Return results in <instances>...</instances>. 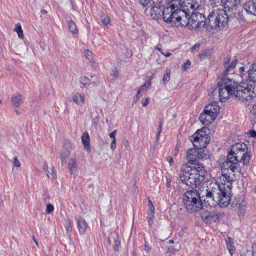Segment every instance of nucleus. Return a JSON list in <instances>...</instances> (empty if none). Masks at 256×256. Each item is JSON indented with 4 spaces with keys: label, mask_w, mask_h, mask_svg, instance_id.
Listing matches in <instances>:
<instances>
[{
    "label": "nucleus",
    "mask_w": 256,
    "mask_h": 256,
    "mask_svg": "<svg viewBox=\"0 0 256 256\" xmlns=\"http://www.w3.org/2000/svg\"><path fill=\"white\" fill-rule=\"evenodd\" d=\"M212 50H206L202 54V56L204 58H207L210 56L212 54Z\"/></svg>",
    "instance_id": "43"
},
{
    "label": "nucleus",
    "mask_w": 256,
    "mask_h": 256,
    "mask_svg": "<svg viewBox=\"0 0 256 256\" xmlns=\"http://www.w3.org/2000/svg\"><path fill=\"white\" fill-rule=\"evenodd\" d=\"M54 210V206L51 204H48L46 206V212L48 213H50Z\"/></svg>",
    "instance_id": "45"
},
{
    "label": "nucleus",
    "mask_w": 256,
    "mask_h": 256,
    "mask_svg": "<svg viewBox=\"0 0 256 256\" xmlns=\"http://www.w3.org/2000/svg\"><path fill=\"white\" fill-rule=\"evenodd\" d=\"M209 133L210 129L206 126L197 130L190 136V140L194 146L202 150L206 148L210 140Z\"/></svg>",
    "instance_id": "7"
},
{
    "label": "nucleus",
    "mask_w": 256,
    "mask_h": 256,
    "mask_svg": "<svg viewBox=\"0 0 256 256\" xmlns=\"http://www.w3.org/2000/svg\"><path fill=\"white\" fill-rule=\"evenodd\" d=\"M68 169L70 174L76 175L78 172V164L76 158H71L68 162Z\"/></svg>",
    "instance_id": "21"
},
{
    "label": "nucleus",
    "mask_w": 256,
    "mask_h": 256,
    "mask_svg": "<svg viewBox=\"0 0 256 256\" xmlns=\"http://www.w3.org/2000/svg\"><path fill=\"white\" fill-rule=\"evenodd\" d=\"M43 168L44 171L46 172L47 175L48 177H50V175L51 176L52 178H54L56 176V174L54 172V168L52 166L48 170V164L45 163L43 165Z\"/></svg>",
    "instance_id": "29"
},
{
    "label": "nucleus",
    "mask_w": 256,
    "mask_h": 256,
    "mask_svg": "<svg viewBox=\"0 0 256 256\" xmlns=\"http://www.w3.org/2000/svg\"><path fill=\"white\" fill-rule=\"evenodd\" d=\"M244 66L240 67V76L242 78L245 79L246 80H247V76L246 75V74L248 72H246L244 70Z\"/></svg>",
    "instance_id": "39"
},
{
    "label": "nucleus",
    "mask_w": 256,
    "mask_h": 256,
    "mask_svg": "<svg viewBox=\"0 0 256 256\" xmlns=\"http://www.w3.org/2000/svg\"><path fill=\"white\" fill-rule=\"evenodd\" d=\"M239 165L238 164L236 163H234V162H226V163L224 164L223 166L222 167V170H230L231 168H234V166H237Z\"/></svg>",
    "instance_id": "33"
},
{
    "label": "nucleus",
    "mask_w": 256,
    "mask_h": 256,
    "mask_svg": "<svg viewBox=\"0 0 256 256\" xmlns=\"http://www.w3.org/2000/svg\"><path fill=\"white\" fill-rule=\"evenodd\" d=\"M151 85V82H148V81H147L144 84V86H145V87L146 88H148V87H150Z\"/></svg>",
    "instance_id": "61"
},
{
    "label": "nucleus",
    "mask_w": 256,
    "mask_h": 256,
    "mask_svg": "<svg viewBox=\"0 0 256 256\" xmlns=\"http://www.w3.org/2000/svg\"><path fill=\"white\" fill-rule=\"evenodd\" d=\"M216 118V116L212 114V113L204 112V109L202 113L200 114L199 119L203 124L208 126Z\"/></svg>",
    "instance_id": "13"
},
{
    "label": "nucleus",
    "mask_w": 256,
    "mask_h": 256,
    "mask_svg": "<svg viewBox=\"0 0 256 256\" xmlns=\"http://www.w3.org/2000/svg\"><path fill=\"white\" fill-rule=\"evenodd\" d=\"M77 228L80 234H84L85 233L88 227V224L86 222L84 218L82 217H78L76 219Z\"/></svg>",
    "instance_id": "19"
},
{
    "label": "nucleus",
    "mask_w": 256,
    "mask_h": 256,
    "mask_svg": "<svg viewBox=\"0 0 256 256\" xmlns=\"http://www.w3.org/2000/svg\"><path fill=\"white\" fill-rule=\"evenodd\" d=\"M174 10V4H172L170 6H164L161 8L160 6H154L150 10V14L152 18L154 20H158L160 18L161 16L163 17L164 20L168 24H170L172 26H174V19L176 16L174 14L176 13V10Z\"/></svg>",
    "instance_id": "6"
},
{
    "label": "nucleus",
    "mask_w": 256,
    "mask_h": 256,
    "mask_svg": "<svg viewBox=\"0 0 256 256\" xmlns=\"http://www.w3.org/2000/svg\"><path fill=\"white\" fill-rule=\"evenodd\" d=\"M170 78V74L169 72H167L163 76L162 80L165 84L169 80Z\"/></svg>",
    "instance_id": "42"
},
{
    "label": "nucleus",
    "mask_w": 256,
    "mask_h": 256,
    "mask_svg": "<svg viewBox=\"0 0 256 256\" xmlns=\"http://www.w3.org/2000/svg\"><path fill=\"white\" fill-rule=\"evenodd\" d=\"M84 55L86 58L90 60V58L92 56V52L91 51L89 50H86L84 52Z\"/></svg>",
    "instance_id": "49"
},
{
    "label": "nucleus",
    "mask_w": 256,
    "mask_h": 256,
    "mask_svg": "<svg viewBox=\"0 0 256 256\" xmlns=\"http://www.w3.org/2000/svg\"><path fill=\"white\" fill-rule=\"evenodd\" d=\"M168 160L170 166H172L174 164V159L172 156L168 157Z\"/></svg>",
    "instance_id": "58"
},
{
    "label": "nucleus",
    "mask_w": 256,
    "mask_h": 256,
    "mask_svg": "<svg viewBox=\"0 0 256 256\" xmlns=\"http://www.w3.org/2000/svg\"><path fill=\"white\" fill-rule=\"evenodd\" d=\"M194 6V4H193ZM193 8L186 6L184 8H177L176 13L174 14L176 16L174 19V26L183 27L188 26L190 28L202 30L206 26V18L204 15L198 12H192L190 16V9Z\"/></svg>",
    "instance_id": "2"
},
{
    "label": "nucleus",
    "mask_w": 256,
    "mask_h": 256,
    "mask_svg": "<svg viewBox=\"0 0 256 256\" xmlns=\"http://www.w3.org/2000/svg\"><path fill=\"white\" fill-rule=\"evenodd\" d=\"M11 102L15 108L20 106L23 102L22 95L18 93L13 95L11 98Z\"/></svg>",
    "instance_id": "22"
},
{
    "label": "nucleus",
    "mask_w": 256,
    "mask_h": 256,
    "mask_svg": "<svg viewBox=\"0 0 256 256\" xmlns=\"http://www.w3.org/2000/svg\"><path fill=\"white\" fill-rule=\"evenodd\" d=\"M120 245V241L118 240V236H117L114 238V246L115 251L117 252L118 250V247Z\"/></svg>",
    "instance_id": "38"
},
{
    "label": "nucleus",
    "mask_w": 256,
    "mask_h": 256,
    "mask_svg": "<svg viewBox=\"0 0 256 256\" xmlns=\"http://www.w3.org/2000/svg\"><path fill=\"white\" fill-rule=\"evenodd\" d=\"M226 245L230 253L232 255L235 252V248L232 239L230 237L226 240Z\"/></svg>",
    "instance_id": "28"
},
{
    "label": "nucleus",
    "mask_w": 256,
    "mask_h": 256,
    "mask_svg": "<svg viewBox=\"0 0 256 256\" xmlns=\"http://www.w3.org/2000/svg\"><path fill=\"white\" fill-rule=\"evenodd\" d=\"M248 76L247 78L252 82H256V64L254 63L252 68L248 70Z\"/></svg>",
    "instance_id": "25"
},
{
    "label": "nucleus",
    "mask_w": 256,
    "mask_h": 256,
    "mask_svg": "<svg viewBox=\"0 0 256 256\" xmlns=\"http://www.w3.org/2000/svg\"><path fill=\"white\" fill-rule=\"evenodd\" d=\"M197 190L186 191L182 198L183 204L186 211L189 213L199 212L203 208L202 200Z\"/></svg>",
    "instance_id": "5"
},
{
    "label": "nucleus",
    "mask_w": 256,
    "mask_h": 256,
    "mask_svg": "<svg viewBox=\"0 0 256 256\" xmlns=\"http://www.w3.org/2000/svg\"><path fill=\"white\" fill-rule=\"evenodd\" d=\"M222 175L225 178L228 182H232L234 181L236 178V174L232 171L228 170H222Z\"/></svg>",
    "instance_id": "24"
},
{
    "label": "nucleus",
    "mask_w": 256,
    "mask_h": 256,
    "mask_svg": "<svg viewBox=\"0 0 256 256\" xmlns=\"http://www.w3.org/2000/svg\"><path fill=\"white\" fill-rule=\"evenodd\" d=\"M202 196L200 197V198H202L203 197H206L202 200L204 201L205 206L206 205L211 206H214L216 204L215 202L216 200V197L214 196L212 194V192L210 190H208L207 187L206 188L205 191L204 190V194H202Z\"/></svg>",
    "instance_id": "12"
},
{
    "label": "nucleus",
    "mask_w": 256,
    "mask_h": 256,
    "mask_svg": "<svg viewBox=\"0 0 256 256\" xmlns=\"http://www.w3.org/2000/svg\"><path fill=\"white\" fill-rule=\"evenodd\" d=\"M71 143L68 141H66L65 144L61 152V162L62 165L66 164V160L69 157L71 150Z\"/></svg>",
    "instance_id": "14"
},
{
    "label": "nucleus",
    "mask_w": 256,
    "mask_h": 256,
    "mask_svg": "<svg viewBox=\"0 0 256 256\" xmlns=\"http://www.w3.org/2000/svg\"><path fill=\"white\" fill-rule=\"evenodd\" d=\"M218 102L215 101L212 102L204 108V112L212 113L215 116H217L220 112V106H218Z\"/></svg>",
    "instance_id": "15"
},
{
    "label": "nucleus",
    "mask_w": 256,
    "mask_h": 256,
    "mask_svg": "<svg viewBox=\"0 0 256 256\" xmlns=\"http://www.w3.org/2000/svg\"><path fill=\"white\" fill-rule=\"evenodd\" d=\"M178 251L174 246H170L168 248L167 252L169 253H173L175 252Z\"/></svg>",
    "instance_id": "51"
},
{
    "label": "nucleus",
    "mask_w": 256,
    "mask_h": 256,
    "mask_svg": "<svg viewBox=\"0 0 256 256\" xmlns=\"http://www.w3.org/2000/svg\"><path fill=\"white\" fill-rule=\"evenodd\" d=\"M230 170L232 171L233 173L236 174V172H240V168L239 165L234 166V168H231Z\"/></svg>",
    "instance_id": "46"
},
{
    "label": "nucleus",
    "mask_w": 256,
    "mask_h": 256,
    "mask_svg": "<svg viewBox=\"0 0 256 256\" xmlns=\"http://www.w3.org/2000/svg\"><path fill=\"white\" fill-rule=\"evenodd\" d=\"M140 90H138V92L136 94V100H138L139 99V98H140Z\"/></svg>",
    "instance_id": "62"
},
{
    "label": "nucleus",
    "mask_w": 256,
    "mask_h": 256,
    "mask_svg": "<svg viewBox=\"0 0 256 256\" xmlns=\"http://www.w3.org/2000/svg\"><path fill=\"white\" fill-rule=\"evenodd\" d=\"M89 79L86 76H82L80 78V82L84 86L89 85Z\"/></svg>",
    "instance_id": "36"
},
{
    "label": "nucleus",
    "mask_w": 256,
    "mask_h": 256,
    "mask_svg": "<svg viewBox=\"0 0 256 256\" xmlns=\"http://www.w3.org/2000/svg\"><path fill=\"white\" fill-rule=\"evenodd\" d=\"M192 0H184L182 2L181 0H152L153 4L156 6H160L164 8V6H170L172 4H174V10L179 8H184L186 6L188 9L189 8H193L194 6L191 4Z\"/></svg>",
    "instance_id": "9"
},
{
    "label": "nucleus",
    "mask_w": 256,
    "mask_h": 256,
    "mask_svg": "<svg viewBox=\"0 0 256 256\" xmlns=\"http://www.w3.org/2000/svg\"><path fill=\"white\" fill-rule=\"evenodd\" d=\"M238 60L236 58H234L230 64H228L224 67L226 68L224 71L225 75L234 73V68H235L236 64H238Z\"/></svg>",
    "instance_id": "26"
},
{
    "label": "nucleus",
    "mask_w": 256,
    "mask_h": 256,
    "mask_svg": "<svg viewBox=\"0 0 256 256\" xmlns=\"http://www.w3.org/2000/svg\"><path fill=\"white\" fill-rule=\"evenodd\" d=\"M190 62L189 60H188V61H186L184 64L183 67H184V68L186 70V69L189 68L190 67Z\"/></svg>",
    "instance_id": "55"
},
{
    "label": "nucleus",
    "mask_w": 256,
    "mask_h": 256,
    "mask_svg": "<svg viewBox=\"0 0 256 256\" xmlns=\"http://www.w3.org/2000/svg\"><path fill=\"white\" fill-rule=\"evenodd\" d=\"M12 162H13L14 165L16 167H20V163L18 160V158L16 156H14V160H13Z\"/></svg>",
    "instance_id": "47"
},
{
    "label": "nucleus",
    "mask_w": 256,
    "mask_h": 256,
    "mask_svg": "<svg viewBox=\"0 0 256 256\" xmlns=\"http://www.w3.org/2000/svg\"><path fill=\"white\" fill-rule=\"evenodd\" d=\"M158 127L157 129L158 132L159 134H160L162 130V120H160L158 122Z\"/></svg>",
    "instance_id": "53"
},
{
    "label": "nucleus",
    "mask_w": 256,
    "mask_h": 256,
    "mask_svg": "<svg viewBox=\"0 0 256 256\" xmlns=\"http://www.w3.org/2000/svg\"><path fill=\"white\" fill-rule=\"evenodd\" d=\"M92 78H94V80H96V82H93L94 84H96V82H98V78L96 76H92Z\"/></svg>",
    "instance_id": "63"
},
{
    "label": "nucleus",
    "mask_w": 256,
    "mask_h": 256,
    "mask_svg": "<svg viewBox=\"0 0 256 256\" xmlns=\"http://www.w3.org/2000/svg\"><path fill=\"white\" fill-rule=\"evenodd\" d=\"M68 26L70 30L73 34H76L78 32V29L75 23L72 20H68Z\"/></svg>",
    "instance_id": "32"
},
{
    "label": "nucleus",
    "mask_w": 256,
    "mask_h": 256,
    "mask_svg": "<svg viewBox=\"0 0 256 256\" xmlns=\"http://www.w3.org/2000/svg\"><path fill=\"white\" fill-rule=\"evenodd\" d=\"M223 188L220 194L216 197L215 204H218L220 207H227L230 204L232 200V195L230 192V189L227 186L226 188L223 186Z\"/></svg>",
    "instance_id": "10"
},
{
    "label": "nucleus",
    "mask_w": 256,
    "mask_h": 256,
    "mask_svg": "<svg viewBox=\"0 0 256 256\" xmlns=\"http://www.w3.org/2000/svg\"><path fill=\"white\" fill-rule=\"evenodd\" d=\"M239 2L240 0H221V3L224 8L230 11L236 10L237 4Z\"/></svg>",
    "instance_id": "17"
},
{
    "label": "nucleus",
    "mask_w": 256,
    "mask_h": 256,
    "mask_svg": "<svg viewBox=\"0 0 256 256\" xmlns=\"http://www.w3.org/2000/svg\"><path fill=\"white\" fill-rule=\"evenodd\" d=\"M208 190H210L214 196L218 197L222 192L223 188H222L220 185L217 184L216 183L210 184L206 186Z\"/></svg>",
    "instance_id": "20"
},
{
    "label": "nucleus",
    "mask_w": 256,
    "mask_h": 256,
    "mask_svg": "<svg viewBox=\"0 0 256 256\" xmlns=\"http://www.w3.org/2000/svg\"><path fill=\"white\" fill-rule=\"evenodd\" d=\"M229 18L225 10L216 9L212 11L205 20L206 30H220L225 28Z\"/></svg>",
    "instance_id": "4"
},
{
    "label": "nucleus",
    "mask_w": 256,
    "mask_h": 256,
    "mask_svg": "<svg viewBox=\"0 0 256 256\" xmlns=\"http://www.w3.org/2000/svg\"><path fill=\"white\" fill-rule=\"evenodd\" d=\"M90 140L88 134L85 132L82 136V142L85 150L90 149Z\"/></svg>",
    "instance_id": "27"
},
{
    "label": "nucleus",
    "mask_w": 256,
    "mask_h": 256,
    "mask_svg": "<svg viewBox=\"0 0 256 256\" xmlns=\"http://www.w3.org/2000/svg\"><path fill=\"white\" fill-rule=\"evenodd\" d=\"M240 157L241 158L239 160L240 162L242 161L244 165H246L248 164L250 159V155L247 151L242 153Z\"/></svg>",
    "instance_id": "31"
},
{
    "label": "nucleus",
    "mask_w": 256,
    "mask_h": 256,
    "mask_svg": "<svg viewBox=\"0 0 256 256\" xmlns=\"http://www.w3.org/2000/svg\"><path fill=\"white\" fill-rule=\"evenodd\" d=\"M142 104L144 106H146L148 104V98H146L144 101L142 102Z\"/></svg>",
    "instance_id": "59"
},
{
    "label": "nucleus",
    "mask_w": 256,
    "mask_h": 256,
    "mask_svg": "<svg viewBox=\"0 0 256 256\" xmlns=\"http://www.w3.org/2000/svg\"><path fill=\"white\" fill-rule=\"evenodd\" d=\"M220 214L215 212H204L201 214L202 220L207 224H210L212 222H216L219 219Z\"/></svg>",
    "instance_id": "11"
},
{
    "label": "nucleus",
    "mask_w": 256,
    "mask_h": 256,
    "mask_svg": "<svg viewBox=\"0 0 256 256\" xmlns=\"http://www.w3.org/2000/svg\"><path fill=\"white\" fill-rule=\"evenodd\" d=\"M148 205H149V210L150 211L151 213H154V207L152 204V201L149 199L148 200Z\"/></svg>",
    "instance_id": "48"
},
{
    "label": "nucleus",
    "mask_w": 256,
    "mask_h": 256,
    "mask_svg": "<svg viewBox=\"0 0 256 256\" xmlns=\"http://www.w3.org/2000/svg\"><path fill=\"white\" fill-rule=\"evenodd\" d=\"M14 30L18 33V38L21 39H23V38H24L23 31L22 28V26H21L20 23H18L16 24L15 28H14Z\"/></svg>",
    "instance_id": "34"
},
{
    "label": "nucleus",
    "mask_w": 256,
    "mask_h": 256,
    "mask_svg": "<svg viewBox=\"0 0 256 256\" xmlns=\"http://www.w3.org/2000/svg\"><path fill=\"white\" fill-rule=\"evenodd\" d=\"M98 116H96L95 118H94L93 119V124H94V125L95 127H96L97 126V122H98Z\"/></svg>",
    "instance_id": "57"
},
{
    "label": "nucleus",
    "mask_w": 256,
    "mask_h": 256,
    "mask_svg": "<svg viewBox=\"0 0 256 256\" xmlns=\"http://www.w3.org/2000/svg\"><path fill=\"white\" fill-rule=\"evenodd\" d=\"M118 72L117 70H113V73L111 74V76H113L114 78H116L118 77Z\"/></svg>",
    "instance_id": "54"
},
{
    "label": "nucleus",
    "mask_w": 256,
    "mask_h": 256,
    "mask_svg": "<svg viewBox=\"0 0 256 256\" xmlns=\"http://www.w3.org/2000/svg\"><path fill=\"white\" fill-rule=\"evenodd\" d=\"M210 158L208 152L201 148H192L189 149L186 154V160L188 163L195 166V164H202L198 162L200 160H206Z\"/></svg>",
    "instance_id": "8"
},
{
    "label": "nucleus",
    "mask_w": 256,
    "mask_h": 256,
    "mask_svg": "<svg viewBox=\"0 0 256 256\" xmlns=\"http://www.w3.org/2000/svg\"><path fill=\"white\" fill-rule=\"evenodd\" d=\"M116 140H112L110 144V148L112 150H114L116 148Z\"/></svg>",
    "instance_id": "50"
},
{
    "label": "nucleus",
    "mask_w": 256,
    "mask_h": 256,
    "mask_svg": "<svg viewBox=\"0 0 256 256\" xmlns=\"http://www.w3.org/2000/svg\"><path fill=\"white\" fill-rule=\"evenodd\" d=\"M101 21L104 26H107L110 22V18L108 16H104L101 18Z\"/></svg>",
    "instance_id": "37"
},
{
    "label": "nucleus",
    "mask_w": 256,
    "mask_h": 256,
    "mask_svg": "<svg viewBox=\"0 0 256 256\" xmlns=\"http://www.w3.org/2000/svg\"><path fill=\"white\" fill-rule=\"evenodd\" d=\"M207 172L204 164L188 166V164L182 168L180 179L183 184L194 188L204 180Z\"/></svg>",
    "instance_id": "3"
},
{
    "label": "nucleus",
    "mask_w": 256,
    "mask_h": 256,
    "mask_svg": "<svg viewBox=\"0 0 256 256\" xmlns=\"http://www.w3.org/2000/svg\"><path fill=\"white\" fill-rule=\"evenodd\" d=\"M251 88L252 90H250V96L251 98H254L256 96V86H252V85L248 86Z\"/></svg>",
    "instance_id": "40"
},
{
    "label": "nucleus",
    "mask_w": 256,
    "mask_h": 256,
    "mask_svg": "<svg viewBox=\"0 0 256 256\" xmlns=\"http://www.w3.org/2000/svg\"><path fill=\"white\" fill-rule=\"evenodd\" d=\"M250 134L252 137L256 138V132L255 130H251Z\"/></svg>",
    "instance_id": "60"
},
{
    "label": "nucleus",
    "mask_w": 256,
    "mask_h": 256,
    "mask_svg": "<svg viewBox=\"0 0 256 256\" xmlns=\"http://www.w3.org/2000/svg\"><path fill=\"white\" fill-rule=\"evenodd\" d=\"M144 248L145 250L148 251V252L150 250V249L148 248V245L146 244H145L144 246Z\"/></svg>",
    "instance_id": "64"
},
{
    "label": "nucleus",
    "mask_w": 256,
    "mask_h": 256,
    "mask_svg": "<svg viewBox=\"0 0 256 256\" xmlns=\"http://www.w3.org/2000/svg\"><path fill=\"white\" fill-rule=\"evenodd\" d=\"M64 226L66 230V234H70L72 231V222L70 220L68 219L66 220Z\"/></svg>",
    "instance_id": "35"
},
{
    "label": "nucleus",
    "mask_w": 256,
    "mask_h": 256,
    "mask_svg": "<svg viewBox=\"0 0 256 256\" xmlns=\"http://www.w3.org/2000/svg\"><path fill=\"white\" fill-rule=\"evenodd\" d=\"M200 44H196L192 48V52L198 51L199 50Z\"/></svg>",
    "instance_id": "52"
},
{
    "label": "nucleus",
    "mask_w": 256,
    "mask_h": 256,
    "mask_svg": "<svg viewBox=\"0 0 256 256\" xmlns=\"http://www.w3.org/2000/svg\"><path fill=\"white\" fill-rule=\"evenodd\" d=\"M232 151L233 152H231V149L229 148L227 156V162L238 164L240 162L238 153L234 152V150Z\"/></svg>",
    "instance_id": "23"
},
{
    "label": "nucleus",
    "mask_w": 256,
    "mask_h": 256,
    "mask_svg": "<svg viewBox=\"0 0 256 256\" xmlns=\"http://www.w3.org/2000/svg\"><path fill=\"white\" fill-rule=\"evenodd\" d=\"M230 64V57L227 56L224 59L223 64L224 67Z\"/></svg>",
    "instance_id": "44"
},
{
    "label": "nucleus",
    "mask_w": 256,
    "mask_h": 256,
    "mask_svg": "<svg viewBox=\"0 0 256 256\" xmlns=\"http://www.w3.org/2000/svg\"><path fill=\"white\" fill-rule=\"evenodd\" d=\"M244 9L248 14L256 16V0H250L246 2Z\"/></svg>",
    "instance_id": "16"
},
{
    "label": "nucleus",
    "mask_w": 256,
    "mask_h": 256,
    "mask_svg": "<svg viewBox=\"0 0 256 256\" xmlns=\"http://www.w3.org/2000/svg\"><path fill=\"white\" fill-rule=\"evenodd\" d=\"M73 101L76 104H80L84 103V96L80 94H76L73 96Z\"/></svg>",
    "instance_id": "30"
},
{
    "label": "nucleus",
    "mask_w": 256,
    "mask_h": 256,
    "mask_svg": "<svg viewBox=\"0 0 256 256\" xmlns=\"http://www.w3.org/2000/svg\"><path fill=\"white\" fill-rule=\"evenodd\" d=\"M116 130H114V131H113L112 132H111L110 134V137L112 138V140H116Z\"/></svg>",
    "instance_id": "56"
},
{
    "label": "nucleus",
    "mask_w": 256,
    "mask_h": 256,
    "mask_svg": "<svg viewBox=\"0 0 256 256\" xmlns=\"http://www.w3.org/2000/svg\"><path fill=\"white\" fill-rule=\"evenodd\" d=\"M218 94L220 100L225 101L230 96L234 95L236 98L244 100H252L250 90L248 86L243 87L238 84L232 78L226 76L222 78L218 83Z\"/></svg>",
    "instance_id": "1"
},
{
    "label": "nucleus",
    "mask_w": 256,
    "mask_h": 256,
    "mask_svg": "<svg viewBox=\"0 0 256 256\" xmlns=\"http://www.w3.org/2000/svg\"><path fill=\"white\" fill-rule=\"evenodd\" d=\"M230 148L231 149V152H233L234 150L236 152L244 153L248 150L247 145L244 142L236 143L232 145Z\"/></svg>",
    "instance_id": "18"
},
{
    "label": "nucleus",
    "mask_w": 256,
    "mask_h": 256,
    "mask_svg": "<svg viewBox=\"0 0 256 256\" xmlns=\"http://www.w3.org/2000/svg\"><path fill=\"white\" fill-rule=\"evenodd\" d=\"M154 213H151L148 214L147 218L148 220V226H151L153 224V219H154Z\"/></svg>",
    "instance_id": "41"
}]
</instances>
